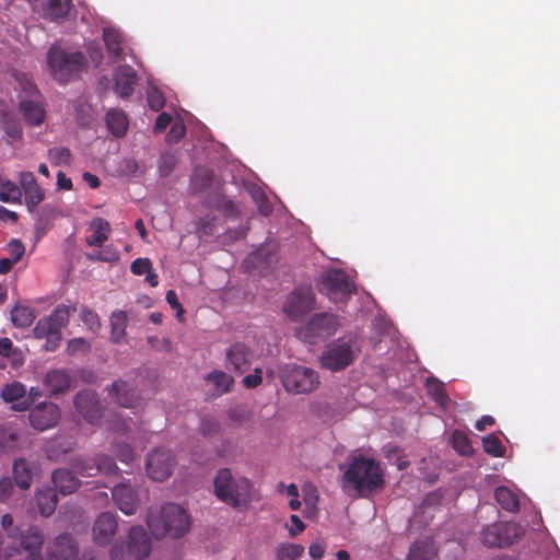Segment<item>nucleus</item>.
Masks as SVG:
<instances>
[{
    "mask_svg": "<svg viewBox=\"0 0 560 560\" xmlns=\"http://www.w3.org/2000/svg\"><path fill=\"white\" fill-rule=\"evenodd\" d=\"M339 468L342 471L340 486L347 493L368 497L384 488V471L380 462L373 457L353 453L348 457L347 464Z\"/></svg>",
    "mask_w": 560,
    "mask_h": 560,
    "instance_id": "obj_1",
    "label": "nucleus"
},
{
    "mask_svg": "<svg viewBox=\"0 0 560 560\" xmlns=\"http://www.w3.org/2000/svg\"><path fill=\"white\" fill-rule=\"evenodd\" d=\"M147 523L152 535L158 539L166 536L179 538L190 528L188 514L176 503L164 504L158 514L149 513Z\"/></svg>",
    "mask_w": 560,
    "mask_h": 560,
    "instance_id": "obj_2",
    "label": "nucleus"
},
{
    "mask_svg": "<svg viewBox=\"0 0 560 560\" xmlns=\"http://www.w3.org/2000/svg\"><path fill=\"white\" fill-rule=\"evenodd\" d=\"M48 71L52 79L61 84L78 77L88 67V60L79 50H67L52 45L47 51Z\"/></svg>",
    "mask_w": 560,
    "mask_h": 560,
    "instance_id": "obj_3",
    "label": "nucleus"
},
{
    "mask_svg": "<svg viewBox=\"0 0 560 560\" xmlns=\"http://www.w3.org/2000/svg\"><path fill=\"white\" fill-rule=\"evenodd\" d=\"M217 498L232 508H245L252 500V482L246 477L234 476L229 468L217 472L213 481Z\"/></svg>",
    "mask_w": 560,
    "mask_h": 560,
    "instance_id": "obj_4",
    "label": "nucleus"
},
{
    "mask_svg": "<svg viewBox=\"0 0 560 560\" xmlns=\"http://www.w3.org/2000/svg\"><path fill=\"white\" fill-rule=\"evenodd\" d=\"M278 373L284 389L290 394H310L320 384L317 371L308 366L285 364L279 368Z\"/></svg>",
    "mask_w": 560,
    "mask_h": 560,
    "instance_id": "obj_5",
    "label": "nucleus"
},
{
    "mask_svg": "<svg viewBox=\"0 0 560 560\" xmlns=\"http://www.w3.org/2000/svg\"><path fill=\"white\" fill-rule=\"evenodd\" d=\"M16 81L22 93L20 110L25 121L32 126L42 125L46 117V110L37 86L25 74L18 75Z\"/></svg>",
    "mask_w": 560,
    "mask_h": 560,
    "instance_id": "obj_6",
    "label": "nucleus"
},
{
    "mask_svg": "<svg viewBox=\"0 0 560 560\" xmlns=\"http://www.w3.org/2000/svg\"><path fill=\"white\" fill-rule=\"evenodd\" d=\"M69 322V310L66 306H57L51 314L42 317L33 329L34 337L46 339L44 346L47 351H55L61 341V329Z\"/></svg>",
    "mask_w": 560,
    "mask_h": 560,
    "instance_id": "obj_7",
    "label": "nucleus"
},
{
    "mask_svg": "<svg viewBox=\"0 0 560 560\" xmlns=\"http://www.w3.org/2000/svg\"><path fill=\"white\" fill-rule=\"evenodd\" d=\"M523 535L520 524L513 522H498L487 526L481 533L485 546L505 548L516 542Z\"/></svg>",
    "mask_w": 560,
    "mask_h": 560,
    "instance_id": "obj_8",
    "label": "nucleus"
},
{
    "mask_svg": "<svg viewBox=\"0 0 560 560\" xmlns=\"http://www.w3.org/2000/svg\"><path fill=\"white\" fill-rule=\"evenodd\" d=\"M355 354L350 341L338 339L328 343L323 351L319 362L322 368L331 372L342 371L354 361Z\"/></svg>",
    "mask_w": 560,
    "mask_h": 560,
    "instance_id": "obj_9",
    "label": "nucleus"
},
{
    "mask_svg": "<svg viewBox=\"0 0 560 560\" xmlns=\"http://www.w3.org/2000/svg\"><path fill=\"white\" fill-rule=\"evenodd\" d=\"M318 290L336 303H343L347 298L355 292L353 283L341 270H329L324 273L318 283Z\"/></svg>",
    "mask_w": 560,
    "mask_h": 560,
    "instance_id": "obj_10",
    "label": "nucleus"
},
{
    "mask_svg": "<svg viewBox=\"0 0 560 560\" xmlns=\"http://www.w3.org/2000/svg\"><path fill=\"white\" fill-rule=\"evenodd\" d=\"M315 295L311 288L299 287L287 298L283 304L284 314L293 322L301 319L314 308Z\"/></svg>",
    "mask_w": 560,
    "mask_h": 560,
    "instance_id": "obj_11",
    "label": "nucleus"
},
{
    "mask_svg": "<svg viewBox=\"0 0 560 560\" xmlns=\"http://www.w3.org/2000/svg\"><path fill=\"white\" fill-rule=\"evenodd\" d=\"M174 467L175 459L170 451L160 447L148 454L145 469L152 480L164 481L172 475Z\"/></svg>",
    "mask_w": 560,
    "mask_h": 560,
    "instance_id": "obj_12",
    "label": "nucleus"
},
{
    "mask_svg": "<svg viewBox=\"0 0 560 560\" xmlns=\"http://www.w3.org/2000/svg\"><path fill=\"white\" fill-rule=\"evenodd\" d=\"M339 326L336 315L330 313L315 314L310 322L300 330V335L314 342L315 338H325L336 332Z\"/></svg>",
    "mask_w": 560,
    "mask_h": 560,
    "instance_id": "obj_13",
    "label": "nucleus"
},
{
    "mask_svg": "<svg viewBox=\"0 0 560 560\" xmlns=\"http://www.w3.org/2000/svg\"><path fill=\"white\" fill-rule=\"evenodd\" d=\"M60 418V408L55 402L38 404L31 409L28 415L31 425L38 431H45L56 427Z\"/></svg>",
    "mask_w": 560,
    "mask_h": 560,
    "instance_id": "obj_14",
    "label": "nucleus"
},
{
    "mask_svg": "<svg viewBox=\"0 0 560 560\" xmlns=\"http://www.w3.org/2000/svg\"><path fill=\"white\" fill-rule=\"evenodd\" d=\"M74 408L86 422L94 424L103 416V407L95 392L84 389L77 393L73 399Z\"/></svg>",
    "mask_w": 560,
    "mask_h": 560,
    "instance_id": "obj_15",
    "label": "nucleus"
},
{
    "mask_svg": "<svg viewBox=\"0 0 560 560\" xmlns=\"http://www.w3.org/2000/svg\"><path fill=\"white\" fill-rule=\"evenodd\" d=\"M118 530L117 515L112 512L101 513L94 521L92 527L93 540L96 545L105 547L114 539Z\"/></svg>",
    "mask_w": 560,
    "mask_h": 560,
    "instance_id": "obj_16",
    "label": "nucleus"
},
{
    "mask_svg": "<svg viewBox=\"0 0 560 560\" xmlns=\"http://www.w3.org/2000/svg\"><path fill=\"white\" fill-rule=\"evenodd\" d=\"M253 357V351L248 346L235 342L226 350L225 368L229 371L243 374L249 370Z\"/></svg>",
    "mask_w": 560,
    "mask_h": 560,
    "instance_id": "obj_17",
    "label": "nucleus"
},
{
    "mask_svg": "<svg viewBox=\"0 0 560 560\" xmlns=\"http://www.w3.org/2000/svg\"><path fill=\"white\" fill-rule=\"evenodd\" d=\"M19 183L22 195L24 194L25 203L30 212L35 211L37 206L45 199V191L38 185L35 175L32 172H21Z\"/></svg>",
    "mask_w": 560,
    "mask_h": 560,
    "instance_id": "obj_18",
    "label": "nucleus"
},
{
    "mask_svg": "<svg viewBox=\"0 0 560 560\" xmlns=\"http://www.w3.org/2000/svg\"><path fill=\"white\" fill-rule=\"evenodd\" d=\"M152 549V541L142 526H132L128 534V553L136 560L149 557Z\"/></svg>",
    "mask_w": 560,
    "mask_h": 560,
    "instance_id": "obj_19",
    "label": "nucleus"
},
{
    "mask_svg": "<svg viewBox=\"0 0 560 560\" xmlns=\"http://www.w3.org/2000/svg\"><path fill=\"white\" fill-rule=\"evenodd\" d=\"M15 539L30 553L27 560H40L36 558L40 555L44 545V534L38 526H28L25 530L20 528Z\"/></svg>",
    "mask_w": 560,
    "mask_h": 560,
    "instance_id": "obj_20",
    "label": "nucleus"
},
{
    "mask_svg": "<svg viewBox=\"0 0 560 560\" xmlns=\"http://www.w3.org/2000/svg\"><path fill=\"white\" fill-rule=\"evenodd\" d=\"M112 498L116 506L126 515L135 514L139 506L137 492L126 483L116 485L112 490Z\"/></svg>",
    "mask_w": 560,
    "mask_h": 560,
    "instance_id": "obj_21",
    "label": "nucleus"
},
{
    "mask_svg": "<svg viewBox=\"0 0 560 560\" xmlns=\"http://www.w3.org/2000/svg\"><path fill=\"white\" fill-rule=\"evenodd\" d=\"M137 83L138 75L131 66H119L114 72V91L122 98L133 93Z\"/></svg>",
    "mask_w": 560,
    "mask_h": 560,
    "instance_id": "obj_22",
    "label": "nucleus"
},
{
    "mask_svg": "<svg viewBox=\"0 0 560 560\" xmlns=\"http://www.w3.org/2000/svg\"><path fill=\"white\" fill-rule=\"evenodd\" d=\"M78 552L79 547L74 538L70 534H61L56 537L48 560H74Z\"/></svg>",
    "mask_w": 560,
    "mask_h": 560,
    "instance_id": "obj_23",
    "label": "nucleus"
},
{
    "mask_svg": "<svg viewBox=\"0 0 560 560\" xmlns=\"http://www.w3.org/2000/svg\"><path fill=\"white\" fill-rule=\"evenodd\" d=\"M108 395L114 402L124 408H133L139 401L135 389L121 380L115 381L108 387Z\"/></svg>",
    "mask_w": 560,
    "mask_h": 560,
    "instance_id": "obj_24",
    "label": "nucleus"
},
{
    "mask_svg": "<svg viewBox=\"0 0 560 560\" xmlns=\"http://www.w3.org/2000/svg\"><path fill=\"white\" fill-rule=\"evenodd\" d=\"M26 388L20 382L7 384L1 390V397L7 402H14L12 409L16 411L28 410L32 399H25Z\"/></svg>",
    "mask_w": 560,
    "mask_h": 560,
    "instance_id": "obj_25",
    "label": "nucleus"
},
{
    "mask_svg": "<svg viewBox=\"0 0 560 560\" xmlns=\"http://www.w3.org/2000/svg\"><path fill=\"white\" fill-rule=\"evenodd\" d=\"M71 376L65 369H55L46 373L44 386L50 396L65 393L71 387Z\"/></svg>",
    "mask_w": 560,
    "mask_h": 560,
    "instance_id": "obj_26",
    "label": "nucleus"
},
{
    "mask_svg": "<svg viewBox=\"0 0 560 560\" xmlns=\"http://www.w3.org/2000/svg\"><path fill=\"white\" fill-rule=\"evenodd\" d=\"M54 487L61 494H70L75 492L80 487V480L77 478V474L73 470L66 468H58L54 470L51 475Z\"/></svg>",
    "mask_w": 560,
    "mask_h": 560,
    "instance_id": "obj_27",
    "label": "nucleus"
},
{
    "mask_svg": "<svg viewBox=\"0 0 560 560\" xmlns=\"http://www.w3.org/2000/svg\"><path fill=\"white\" fill-rule=\"evenodd\" d=\"M438 557V548L432 538L413 541L408 550L406 560H433Z\"/></svg>",
    "mask_w": 560,
    "mask_h": 560,
    "instance_id": "obj_28",
    "label": "nucleus"
},
{
    "mask_svg": "<svg viewBox=\"0 0 560 560\" xmlns=\"http://www.w3.org/2000/svg\"><path fill=\"white\" fill-rule=\"evenodd\" d=\"M56 488L44 486L37 490L36 501L42 516L49 517L58 504Z\"/></svg>",
    "mask_w": 560,
    "mask_h": 560,
    "instance_id": "obj_29",
    "label": "nucleus"
},
{
    "mask_svg": "<svg viewBox=\"0 0 560 560\" xmlns=\"http://www.w3.org/2000/svg\"><path fill=\"white\" fill-rule=\"evenodd\" d=\"M103 39L107 52L113 56L116 61L124 58V35L118 30L113 27L104 28Z\"/></svg>",
    "mask_w": 560,
    "mask_h": 560,
    "instance_id": "obj_30",
    "label": "nucleus"
},
{
    "mask_svg": "<svg viewBox=\"0 0 560 560\" xmlns=\"http://www.w3.org/2000/svg\"><path fill=\"white\" fill-rule=\"evenodd\" d=\"M106 125L110 133L116 138H121L126 135L128 129V118L126 114L120 109H110L107 112Z\"/></svg>",
    "mask_w": 560,
    "mask_h": 560,
    "instance_id": "obj_31",
    "label": "nucleus"
},
{
    "mask_svg": "<svg viewBox=\"0 0 560 560\" xmlns=\"http://www.w3.org/2000/svg\"><path fill=\"white\" fill-rule=\"evenodd\" d=\"M71 5L72 0H45L44 15L51 21H59L69 14Z\"/></svg>",
    "mask_w": 560,
    "mask_h": 560,
    "instance_id": "obj_32",
    "label": "nucleus"
},
{
    "mask_svg": "<svg viewBox=\"0 0 560 560\" xmlns=\"http://www.w3.org/2000/svg\"><path fill=\"white\" fill-rule=\"evenodd\" d=\"M205 380L213 386L217 395H223L231 392L234 384V378L220 370L211 371L207 374Z\"/></svg>",
    "mask_w": 560,
    "mask_h": 560,
    "instance_id": "obj_33",
    "label": "nucleus"
},
{
    "mask_svg": "<svg viewBox=\"0 0 560 560\" xmlns=\"http://www.w3.org/2000/svg\"><path fill=\"white\" fill-rule=\"evenodd\" d=\"M91 228L93 232L86 237V243L90 246L101 247L108 238L110 225L106 220L98 218L92 221Z\"/></svg>",
    "mask_w": 560,
    "mask_h": 560,
    "instance_id": "obj_34",
    "label": "nucleus"
},
{
    "mask_svg": "<svg viewBox=\"0 0 560 560\" xmlns=\"http://www.w3.org/2000/svg\"><path fill=\"white\" fill-rule=\"evenodd\" d=\"M13 478L19 488L26 490L33 480L32 470L24 458L15 459L13 463Z\"/></svg>",
    "mask_w": 560,
    "mask_h": 560,
    "instance_id": "obj_35",
    "label": "nucleus"
},
{
    "mask_svg": "<svg viewBox=\"0 0 560 560\" xmlns=\"http://www.w3.org/2000/svg\"><path fill=\"white\" fill-rule=\"evenodd\" d=\"M494 498L498 504L508 512H517L520 509L518 497L508 487H497Z\"/></svg>",
    "mask_w": 560,
    "mask_h": 560,
    "instance_id": "obj_36",
    "label": "nucleus"
},
{
    "mask_svg": "<svg viewBox=\"0 0 560 560\" xmlns=\"http://www.w3.org/2000/svg\"><path fill=\"white\" fill-rule=\"evenodd\" d=\"M21 186L16 185L7 177L0 175V201L8 203L21 202Z\"/></svg>",
    "mask_w": 560,
    "mask_h": 560,
    "instance_id": "obj_37",
    "label": "nucleus"
},
{
    "mask_svg": "<svg viewBox=\"0 0 560 560\" xmlns=\"http://www.w3.org/2000/svg\"><path fill=\"white\" fill-rule=\"evenodd\" d=\"M213 173L203 166H196L190 177V188L192 192L206 190L212 183Z\"/></svg>",
    "mask_w": 560,
    "mask_h": 560,
    "instance_id": "obj_38",
    "label": "nucleus"
},
{
    "mask_svg": "<svg viewBox=\"0 0 560 560\" xmlns=\"http://www.w3.org/2000/svg\"><path fill=\"white\" fill-rule=\"evenodd\" d=\"M128 316L124 311H115L110 316L112 340L119 343L125 340Z\"/></svg>",
    "mask_w": 560,
    "mask_h": 560,
    "instance_id": "obj_39",
    "label": "nucleus"
},
{
    "mask_svg": "<svg viewBox=\"0 0 560 560\" xmlns=\"http://www.w3.org/2000/svg\"><path fill=\"white\" fill-rule=\"evenodd\" d=\"M35 317V311L27 305H15L11 311V322L19 328L30 327Z\"/></svg>",
    "mask_w": 560,
    "mask_h": 560,
    "instance_id": "obj_40",
    "label": "nucleus"
},
{
    "mask_svg": "<svg viewBox=\"0 0 560 560\" xmlns=\"http://www.w3.org/2000/svg\"><path fill=\"white\" fill-rule=\"evenodd\" d=\"M70 466L74 474L82 477H93L96 475L95 463L93 458H74L72 459Z\"/></svg>",
    "mask_w": 560,
    "mask_h": 560,
    "instance_id": "obj_41",
    "label": "nucleus"
},
{
    "mask_svg": "<svg viewBox=\"0 0 560 560\" xmlns=\"http://www.w3.org/2000/svg\"><path fill=\"white\" fill-rule=\"evenodd\" d=\"M218 218L214 214H206L197 222V233L200 238L212 236L217 232Z\"/></svg>",
    "mask_w": 560,
    "mask_h": 560,
    "instance_id": "obj_42",
    "label": "nucleus"
},
{
    "mask_svg": "<svg viewBox=\"0 0 560 560\" xmlns=\"http://www.w3.org/2000/svg\"><path fill=\"white\" fill-rule=\"evenodd\" d=\"M451 441H452L453 448L460 455H470L471 454L472 446H471L470 440L464 432H462L459 430H455L452 433Z\"/></svg>",
    "mask_w": 560,
    "mask_h": 560,
    "instance_id": "obj_43",
    "label": "nucleus"
},
{
    "mask_svg": "<svg viewBox=\"0 0 560 560\" xmlns=\"http://www.w3.org/2000/svg\"><path fill=\"white\" fill-rule=\"evenodd\" d=\"M483 451L494 457H501L505 453V447L498 436L489 434L482 439Z\"/></svg>",
    "mask_w": 560,
    "mask_h": 560,
    "instance_id": "obj_44",
    "label": "nucleus"
},
{
    "mask_svg": "<svg viewBox=\"0 0 560 560\" xmlns=\"http://www.w3.org/2000/svg\"><path fill=\"white\" fill-rule=\"evenodd\" d=\"M304 552V547L300 544L282 545L277 550V560H295Z\"/></svg>",
    "mask_w": 560,
    "mask_h": 560,
    "instance_id": "obj_45",
    "label": "nucleus"
},
{
    "mask_svg": "<svg viewBox=\"0 0 560 560\" xmlns=\"http://www.w3.org/2000/svg\"><path fill=\"white\" fill-rule=\"evenodd\" d=\"M19 439L18 432L11 427H0V450L3 452L11 451Z\"/></svg>",
    "mask_w": 560,
    "mask_h": 560,
    "instance_id": "obj_46",
    "label": "nucleus"
},
{
    "mask_svg": "<svg viewBox=\"0 0 560 560\" xmlns=\"http://www.w3.org/2000/svg\"><path fill=\"white\" fill-rule=\"evenodd\" d=\"M177 160L171 152L162 153L158 161V171L161 177L168 176L175 168Z\"/></svg>",
    "mask_w": 560,
    "mask_h": 560,
    "instance_id": "obj_47",
    "label": "nucleus"
},
{
    "mask_svg": "<svg viewBox=\"0 0 560 560\" xmlns=\"http://www.w3.org/2000/svg\"><path fill=\"white\" fill-rule=\"evenodd\" d=\"M95 463V469L97 472H104L106 475L116 474L118 470V467L115 463V460L105 454H100L95 457H93Z\"/></svg>",
    "mask_w": 560,
    "mask_h": 560,
    "instance_id": "obj_48",
    "label": "nucleus"
},
{
    "mask_svg": "<svg viewBox=\"0 0 560 560\" xmlns=\"http://www.w3.org/2000/svg\"><path fill=\"white\" fill-rule=\"evenodd\" d=\"M278 490L280 493L290 497L289 506L292 511H298L301 508V501L299 500V488L295 483H290L287 486L283 482H279Z\"/></svg>",
    "mask_w": 560,
    "mask_h": 560,
    "instance_id": "obj_49",
    "label": "nucleus"
},
{
    "mask_svg": "<svg viewBox=\"0 0 560 560\" xmlns=\"http://www.w3.org/2000/svg\"><path fill=\"white\" fill-rule=\"evenodd\" d=\"M71 156V151L68 148H51L48 150V159L54 165H68Z\"/></svg>",
    "mask_w": 560,
    "mask_h": 560,
    "instance_id": "obj_50",
    "label": "nucleus"
},
{
    "mask_svg": "<svg viewBox=\"0 0 560 560\" xmlns=\"http://www.w3.org/2000/svg\"><path fill=\"white\" fill-rule=\"evenodd\" d=\"M113 453L116 457L126 464L133 460L135 454L132 447L127 443L117 442L113 444Z\"/></svg>",
    "mask_w": 560,
    "mask_h": 560,
    "instance_id": "obj_51",
    "label": "nucleus"
},
{
    "mask_svg": "<svg viewBox=\"0 0 560 560\" xmlns=\"http://www.w3.org/2000/svg\"><path fill=\"white\" fill-rule=\"evenodd\" d=\"M82 322L92 330L96 332L101 328V322L96 312L91 308L83 307L80 313Z\"/></svg>",
    "mask_w": 560,
    "mask_h": 560,
    "instance_id": "obj_52",
    "label": "nucleus"
},
{
    "mask_svg": "<svg viewBox=\"0 0 560 560\" xmlns=\"http://www.w3.org/2000/svg\"><path fill=\"white\" fill-rule=\"evenodd\" d=\"M148 105L154 112L161 110L165 105V97L163 93L155 88L149 91Z\"/></svg>",
    "mask_w": 560,
    "mask_h": 560,
    "instance_id": "obj_53",
    "label": "nucleus"
},
{
    "mask_svg": "<svg viewBox=\"0 0 560 560\" xmlns=\"http://www.w3.org/2000/svg\"><path fill=\"white\" fill-rule=\"evenodd\" d=\"M186 135V127L183 121H176L172 125L170 131L166 135V141L168 143L179 142Z\"/></svg>",
    "mask_w": 560,
    "mask_h": 560,
    "instance_id": "obj_54",
    "label": "nucleus"
},
{
    "mask_svg": "<svg viewBox=\"0 0 560 560\" xmlns=\"http://www.w3.org/2000/svg\"><path fill=\"white\" fill-rule=\"evenodd\" d=\"M150 347L159 352L170 353L173 350V345L170 338L159 339L155 336L148 338Z\"/></svg>",
    "mask_w": 560,
    "mask_h": 560,
    "instance_id": "obj_55",
    "label": "nucleus"
},
{
    "mask_svg": "<svg viewBox=\"0 0 560 560\" xmlns=\"http://www.w3.org/2000/svg\"><path fill=\"white\" fill-rule=\"evenodd\" d=\"M219 430H220V424L214 418H211V417L202 418L201 423H200V432L205 436H213L214 434H217L219 432Z\"/></svg>",
    "mask_w": 560,
    "mask_h": 560,
    "instance_id": "obj_56",
    "label": "nucleus"
},
{
    "mask_svg": "<svg viewBox=\"0 0 560 560\" xmlns=\"http://www.w3.org/2000/svg\"><path fill=\"white\" fill-rule=\"evenodd\" d=\"M150 270H152V262L149 258H137L130 266V271L136 276L145 275Z\"/></svg>",
    "mask_w": 560,
    "mask_h": 560,
    "instance_id": "obj_57",
    "label": "nucleus"
},
{
    "mask_svg": "<svg viewBox=\"0 0 560 560\" xmlns=\"http://www.w3.org/2000/svg\"><path fill=\"white\" fill-rule=\"evenodd\" d=\"M8 250L10 253V255L12 256V258H10L11 260H14V264H16L18 261H20L25 253V247H24V244L18 240V238H13L9 242L8 244Z\"/></svg>",
    "mask_w": 560,
    "mask_h": 560,
    "instance_id": "obj_58",
    "label": "nucleus"
},
{
    "mask_svg": "<svg viewBox=\"0 0 560 560\" xmlns=\"http://www.w3.org/2000/svg\"><path fill=\"white\" fill-rule=\"evenodd\" d=\"M215 208L221 211L224 217L226 218H235L237 217V213H238V210L236 208V206L234 205V202L230 199H221L218 205L215 206Z\"/></svg>",
    "mask_w": 560,
    "mask_h": 560,
    "instance_id": "obj_59",
    "label": "nucleus"
},
{
    "mask_svg": "<svg viewBox=\"0 0 560 560\" xmlns=\"http://www.w3.org/2000/svg\"><path fill=\"white\" fill-rule=\"evenodd\" d=\"M1 525L8 537L15 540L20 527L13 524V517L8 513L2 515Z\"/></svg>",
    "mask_w": 560,
    "mask_h": 560,
    "instance_id": "obj_60",
    "label": "nucleus"
},
{
    "mask_svg": "<svg viewBox=\"0 0 560 560\" xmlns=\"http://www.w3.org/2000/svg\"><path fill=\"white\" fill-rule=\"evenodd\" d=\"M262 382V370L256 368L253 374H248L243 378V384L246 388H256Z\"/></svg>",
    "mask_w": 560,
    "mask_h": 560,
    "instance_id": "obj_61",
    "label": "nucleus"
},
{
    "mask_svg": "<svg viewBox=\"0 0 560 560\" xmlns=\"http://www.w3.org/2000/svg\"><path fill=\"white\" fill-rule=\"evenodd\" d=\"M325 550L326 544L323 539H316L308 547V553L314 560H320L325 555Z\"/></svg>",
    "mask_w": 560,
    "mask_h": 560,
    "instance_id": "obj_62",
    "label": "nucleus"
},
{
    "mask_svg": "<svg viewBox=\"0 0 560 560\" xmlns=\"http://www.w3.org/2000/svg\"><path fill=\"white\" fill-rule=\"evenodd\" d=\"M165 300L173 310H176V312H177L176 316L179 319H182L183 314H184V307L178 301L177 293L174 290H168L166 292Z\"/></svg>",
    "mask_w": 560,
    "mask_h": 560,
    "instance_id": "obj_63",
    "label": "nucleus"
},
{
    "mask_svg": "<svg viewBox=\"0 0 560 560\" xmlns=\"http://www.w3.org/2000/svg\"><path fill=\"white\" fill-rule=\"evenodd\" d=\"M171 121H172V116L170 114H167L166 112L161 113L156 117L155 124L153 126L154 133H160V132L164 131L167 128V126L171 124Z\"/></svg>",
    "mask_w": 560,
    "mask_h": 560,
    "instance_id": "obj_64",
    "label": "nucleus"
}]
</instances>
